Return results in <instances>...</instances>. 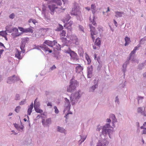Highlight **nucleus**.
<instances>
[{
    "mask_svg": "<svg viewBox=\"0 0 146 146\" xmlns=\"http://www.w3.org/2000/svg\"><path fill=\"white\" fill-rule=\"evenodd\" d=\"M14 99L15 100H19L21 99V96L20 94H16L15 95Z\"/></svg>",
    "mask_w": 146,
    "mask_h": 146,
    "instance_id": "34",
    "label": "nucleus"
},
{
    "mask_svg": "<svg viewBox=\"0 0 146 146\" xmlns=\"http://www.w3.org/2000/svg\"><path fill=\"white\" fill-rule=\"evenodd\" d=\"M114 132L113 128L109 123L106 124L102 128V133L104 136L108 135L110 138H112L111 135Z\"/></svg>",
    "mask_w": 146,
    "mask_h": 146,
    "instance_id": "1",
    "label": "nucleus"
},
{
    "mask_svg": "<svg viewBox=\"0 0 146 146\" xmlns=\"http://www.w3.org/2000/svg\"><path fill=\"white\" fill-rule=\"evenodd\" d=\"M143 99V97L142 96H138V103H139V101L140 100H142Z\"/></svg>",
    "mask_w": 146,
    "mask_h": 146,
    "instance_id": "55",
    "label": "nucleus"
},
{
    "mask_svg": "<svg viewBox=\"0 0 146 146\" xmlns=\"http://www.w3.org/2000/svg\"><path fill=\"white\" fill-rule=\"evenodd\" d=\"M111 117H112V118L113 120V121L116 122L117 121V119L115 118V115L114 114H112Z\"/></svg>",
    "mask_w": 146,
    "mask_h": 146,
    "instance_id": "53",
    "label": "nucleus"
},
{
    "mask_svg": "<svg viewBox=\"0 0 146 146\" xmlns=\"http://www.w3.org/2000/svg\"><path fill=\"white\" fill-rule=\"evenodd\" d=\"M65 100V106L66 107L65 110L69 111L70 109V104L69 100L67 98H64Z\"/></svg>",
    "mask_w": 146,
    "mask_h": 146,
    "instance_id": "14",
    "label": "nucleus"
},
{
    "mask_svg": "<svg viewBox=\"0 0 146 146\" xmlns=\"http://www.w3.org/2000/svg\"><path fill=\"white\" fill-rule=\"evenodd\" d=\"M83 68L80 65H78V66H76V71L77 73H79L80 72L83 70Z\"/></svg>",
    "mask_w": 146,
    "mask_h": 146,
    "instance_id": "21",
    "label": "nucleus"
},
{
    "mask_svg": "<svg viewBox=\"0 0 146 146\" xmlns=\"http://www.w3.org/2000/svg\"><path fill=\"white\" fill-rule=\"evenodd\" d=\"M146 41V37H144L141 38L140 40L139 44H144L145 41Z\"/></svg>",
    "mask_w": 146,
    "mask_h": 146,
    "instance_id": "31",
    "label": "nucleus"
},
{
    "mask_svg": "<svg viewBox=\"0 0 146 146\" xmlns=\"http://www.w3.org/2000/svg\"><path fill=\"white\" fill-rule=\"evenodd\" d=\"M78 82L73 79H71L70 81V85L68 87L67 91L68 92H71L75 90L76 86L78 85Z\"/></svg>",
    "mask_w": 146,
    "mask_h": 146,
    "instance_id": "6",
    "label": "nucleus"
},
{
    "mask_svg": "<svg viewBox=\"0 0 146 146\" xmlns=\"http://www.w3.org/2000/svg\"><path fill=\"white\" fill-rule=\"evenodd\" d=\"M40 47L43 50L45 51V52L48 51V52L50 53H51L52 52V50H50L49 48H48L47 47V46L45 44H43L42 45L40 46Z\"/></svg>",
    "mask_w": 146,
    "mask_h": 146,
    "instance_id": "18",
    "label": "nucleus"
},
{
    "mask_svg": "<svg viewBox=\"0 0 146 146\" xmlns=\"http://www.w3.org/2000/svg\"><path fill=\"white\" fill-rule=\"evenodd\" d=\"M12 36L13 37V38H15L17 36H19L21 35L20 34H16L15 33H12L11 34Z\"/></svg>",
    "mask_w": 146,
    "mask_h": 146,
    "instance_id": "40",
    "label": "nucleus"
},
{
    "mask_svg": "<svg viewBox=\"0 0 146 146\" xmlns=\"http://www.w3.org/2000/svg\"><path fill=\"white\" fill-rule=\"evenodd\" d=\"M42 123L44 126L46 127L48 126V127L49 125L51 123V119L50 118H48L46 120L43 119L42 120Z\"/></svg>",
    "mask_w": 146,
    "mask_h": 146,
    "instance_id": "10",
    "label": "nucleus"
},
{
    "mask_svg": "<svg viewBox=\"0 0 146 146\" xmlns=\"http://www.w3.org/2000/svg\"><path fill=\"white\" fill-rule=\"evenodd\" d=\"M91 9L93 14L94 15L96 10V6L94 4H92L91 5Z\"/></svg>",
    "mask_w": 146,
    "mask_h": 146,
    "instance_id": "24",
    "label": "nucleus"
},
{
    "mask_svg": "<svg viewBox=\"0 0 146 146\" xmlns=\"http://www.w3.org/2000/svg\"><path fill=\"white\" fill-rule=\"evenodd\" d=\"M12 31L13 32H14L16 34H18V29L16 28H14L12 29Z\"/></svg>",
    "mask_w": 146,
    "mask_h": 146,
    "instance_id": "41",
    "label": "nucleus"
},
{
    "mask_svg": "<svg viewBox=\"0 0 146 146\" xmlns=\"http://www.w3.org/2000/svg\"><path fill=\"white\" fill-rule=\"evenodd\" d=\"M38 98H37L34 101V109L37 108H39L40 104L39 101H37Z\"/></svg>",
    "mask_w": 146,
    "mask_h": 146,
    "instance_id": "22",
    "label": "nucleus"
},
{
    "mask_svg": "<svg viewBox=\"0 0 146 146\" xmlns=\"http://www.w3.org/2000/svg\"><path fill=\"white\" fill-rule=\"evenodd\" d=\"M101 129V127L100 126H100H97V129L96 130H97V131H99Z\"/></svg>",
    "mask_w": 146,
    "mask_h": 146,
    "instance_id": "63",
    "label": "nucleus"
},
{
    "mask_svg": "<svg viewBox=\"0 0 146 146\" xmlns=\"http://www.w3.org/2000/svg\"><path fill=\"white\" fill-rule=\"evenodd\" d=\"M141 46V45L140 44H138L137 46L135 47L134 49L136 51L137 50H138L139 48H140Z\"/></svg>",
    "mask_w": 146,
    "mask_h": 146,
    "instance_id": "52",
    "label": "nucleus"
},
{
    "mask_svg": "<svg viewBox=\"0 0 146 146\" xmlns=\"http://www.w3.org/2000/svg\"><path fill=\"white\" fill-rule=\"evenodd\" d=\"M95 45H96L98 46H99L101 44V40L99 38H97L96 40V41L94 43Z\"/></svg>",
    "mask_w": 146,
    "mask_h": 146,
    "instance_id": "25",
    "label": "nucleus"
},
{
    "mask_svg": "<svg viewBox=\"0 0 146 146\" xmlns=\"http://www.w3.org/2000/svg\"><path fill=\"white\" fill-rule=\"evenodd\" d=\"M89 27L90 29L91 35L92 39L94 41L95 37H96V36L98 34L99 32L101 31L102 29L100 28H97L94 27L90 24L89 25Z\"/></svg>",
    "mask_w": 146,
    "mask_h": 146,
    "instance_id": "3",
    "label": "nucleus"
},
{
    "mask_svg": "<svg viewBox=\"0 0 146 146\" xmlns=\"http://www.w3.org/2000/svg\"><path fill=\"white\" fill-rule=\"evenodd\" d=\"M57 43V42L55 40L52 41L48 40H46L44 42V44H46L48 46L52 47L56 44Z\"/></svg>",
    "mask_w": 146,
    "mask_h": 146,
    "instance_id": "11",
    "label": "nucleus"
},
{
    "mask_svg": "<svg viewBox=\"0 0 146 146\" xmlns=\"http://www.w3.org/2000/svg\"><path fill=\"white\" fill-rule=\"evenodd\" d=\"M25 100H26L25 99L19 102V105H22L24 104L25 103Z\"/></svg>",
    "mask_w": 146,
    "mask_h": 146,
    "instance_id": "48",
    "label": "nucleus"
},
{
    "mask_svg": "<svg viewBox=\"0 0 146 146\" xmlns=\"http://www.w3.org/2000/svg\"><path fill=\"white\" fill-rule=\"evenodd\" d=\"M145 65V63H141L138 66V68L139 70H141L143 68L144 66Z\"/></svg>",
    "mask_w": 146,
    "mask_h": 146,
    "instance_id": "35",
    "label": "nucleus"
},
{
    "mask_svg": "<svg viewBox=\"0 0 146 146\" xmlns=\"http://www.w3.org/2000/svg\"><path fill=\"white\" fill-rule=\"evenodd\" d=\"M57 131L61 133H63L64 132L65 130L62 127L58 126L57 127Z\"/></svg>",
    "mask_w": 146,
    "mask_h": 146,
    "instance_id": "28",
    "label": "nucleus"
},
{
    "mask_svg": "<svg viewBox=\"0 0 146 146\" xmlns=\"http://www.w3.org/2000/svg\"><path fill=\"white\" fill-rule=\"evenodd\" d=\"M115 13V16L117 17H122L123 16H125V14L123 12L116 11Z\"/></svg>",
    "mask_w": 146,
    "mask_h": 146,
    "instance_id": "19",
    "label": "nucleus"
},
{
    "mask_svg": "<svg viewBox=\"0 0 146 146\" xmlns=\"http://www.w3.org/2000/svg\"><path fill=\"white\" fill-rule=\"evenodd\" d=\"M63 29V26L59 24L58 27L57 29H56V31H60L62 30Z\"/></svg>",
    "mask_w": 146,
    "mask_h": 146,
    "instance_id": "36",
    "label": "nucleus"
},
{
    "mask_svg": "<svg viewBox=\"0 0 146 146\" xmlns=\"http://www.w3.org/2000/svg\"><path fill=\"white\" fill-rule=\"evenodd\" d=\"M115 101V102H117L118 104H119V99L117 96L116 97Z\"/></svg>",
    "mask_w": 146,
    "mask_h": 146,
    "instance_id": "54",
    "label": "nucleus"
},
{
    "mask_svg": "<svg viewBox=\"0 0 146 146\" xmlns=\"http://www.w3.org/2000/svg\"><path fill=\"white\" fill-rule=\"evenodd\" d=\"M126 81H125L124 83H120L119 85V87H120L123 88L125 86Z\"/></svg>",
    "mask_w": 146,
    "mask_h": 146,
    "instance_id": "44",
    "label": "nucleus"
},
{
    "mask_svg": "<svg viewBox=\"0 0 146 146\" xmlns=\"http://www.w3.org/2000/svg\"><path fill=\"white\" fill-rule=\"evenodd\" d=\"M66 32L64 30H63L62 31V33H61L60 35L61 36H66Z\"/></svg>",
    "mask_w": 146,
    "mask_h": 146,
    "instance_id": "50",
    "label": "nucleus"
},
{
    "mask_svg": "<svg viewBox=\"0 0 146 146\" xmlns=\"http://www.w3.org/2000/svg\"><path fill=\"white\" fill-rule=\"evenodd\" d=\"M137 112L138 113H141L145 116H146V114L145 111V109H143L142 108L138 107L137 109Z\"/></svg>",
    "mask_w": 146,
    "mask_h": 146,
    "instance_id": "17",
    "label": "nucleus"
},
{
    "mask_svg": "<svg viewBox=\"0 0 146 146\" xmlns=\"http://www.w3.org/2000/svg\"><path fill=\"white\" fill-rule=\"evenodd\" d=\"M0 36L5 37L4 31H3L0 32Z\"/></svg>",
    "mask_w": 146,
    "mask_h": 146,
    "instance_id": "56",
    "label": "nucleus"
},
{
    "mask_svg": "<svg viewBox=\"0 0 146 146\" xmlns=\"http://www.w3.org/2000/svg\"><path fill=\"white\" fill-rule=\"evenodd\" d=\"M135 50L133 49V50L131 52L130 54V57L129 60L131 59L132 61H135V60H134L133 59H132V56L133 54H134L135 53Z\"/></svg>",
    "mask_w": 146,
    "mask_h": 146,
    "instance_id": "32",
    "label": "nucleus"
},
{
    "mask_svg": "<svg viewBox=\"0 0 146 146\" xmlns=\"http://www.w3.org/2000/svg\"><path fill=\"white\" fill-rule=\"evenodd\" d=\"M108 143V142L105 139L99 141L96 146H106Z\"/></svg>",
    "mask_w": 146,
    "mask_h": 146,
    "instance_id": "9",
    "label": "nucleus"
},
{
    "mask_svg": "<svg viewBox=\"0 0 146 146\" xmlns=\"http://www.w3.org/2000/svg\"><path fill=\"white\" fill-rule=\"evenodd\" d=\"M70 18V17L69 15H66V18H65V20L66 21H68L69 20Z\"/></svg>",
    "mask_w": 146,
    "mask_h": 146,
    "instance_id": "47",
    "label": "nucleus"
},
{
    "mask_svg": "<svg viewBox=\"0 0 146 146\" xmlns=\"http://www.w3.org/2000/svg\"><path fill=\"white\" fill-rule=\"evenodd\" d=\"M70 40L72 41L73 43L77 45L78 44V39L76 36L75 35L72 36L70 37Z\"/></svg>",
    "mask_w": 146,
    "mask_h": 146,
    "instance_id": "12",
    "label": "nucleus"
},
{
    "mask_svg": "<svg viewBox=\"0 0 146 146\" xmlns=\"http://www.w3.org/2000/svg\"><path fill=\"white\" fill-rule=\"evenodd\" d=\"M66 53L69 54L70 56V59L73 60L76 63H78L79 62V59L78 56L76 53L73 51H72L70 48L66 51Z\"/></svg>",
    "mask_w": 146,
    "mask_h": 146,
    "instance_id": "7",
    "label": "nucleus"
},
{
    "mask_svg": "<svg viewBox=\"0 0 146 146\" xmlns=\"http://www.w3.org/2000/svg\"><path fill=\"white\" fill-rule=\"evenodd\" d=\"M21 108V107L19 106H17L15 110V111L17 113H18L19 111V110Z\"/></svg>",
    "mask_w": 146,
    "mask_h": 146,
    "instance_id": "43",
    "label": "nucleus"
},
{
    "mask_svg": "<svg viewBox=\"0 0 146 146\" xmlns=\"http://www.w3.org/2000/svg\"><path fill=\"white\" fill-rule=\"evenodd\" d=\"M19 28L20 31H22L23 33H25V29H24L23 28H22L21 27H19Z\"/></svg>",
    "mask_w": 146,
    "mask_h": 146,
    "instance_id": "58",
    "label": "nucleus"
},
{
    "mask_svg": "<svg viewBox=\"0 0 146 146\" xmlns=\"http://www.w3.org/2000/svg\"><path fill=\"white\" fill-rule=\"evenodd\" d=\"M56 68V67L54 65H53L52 67L50 68V70H52Z\"/></svg>",
    "mask_w": 146,
    "mask_h": 146,
    "instance_id": "59",
    "label": "nucleus"
},
{
    "mask_svg": "<svg viewBox=\"0 0 146 146\" xmlns=\"http://www.w3.org/2000/svg\"><path fill=\"white\" fill-rule=\"evenodd\" d=\"M80 92L79 90L78 92L72 93L70 97L71 102L72 105L75 104L81 97V95Z\"/></svg>",
    "mask_w": 146,
    "mask_h": 146,
    "instance_id": "4",
    "label": "nucleus"
},
{
    "mask_svg": "<svg viewBox=\"0 0 146 146\" xmlns=\"http://www.w3.org/2000/svg\"><path fill=\"white\" fill-rule=\"evenodd\" d=\"M33 102H32L30 105L29 107V108L27 111L28 114L29 115H30L31 114L32 112V110L33 108Z\"/></svg>",
    "mask_w": 146,
    "mask_h": 146,
    "instance_id": "23",
    "label": "nucleus"
},
{
    "mask_svg": "<svg viewBox=\"0 0 146 146\" xmlns=\"http://www.w3.org/2000/svg\"><path fill=\"white\" fill-rule=\"evenodd\" d=\"M73 24V22L70 21L68 23H66L64 26L65 28H66L67 29L70 30L71 29V26Z\"/></svg>",
    "mask_w": 146,
    "mask_h": 146,
    "instance_id": "20",
    "label": "nucleus"
},
{
    "mask_svg": "<svg viewBox=\"0 0 146 146\" xmlns=\"http://www.w3.org/2000/svg\"><path fill=\"white\" fill-rule=\"evenodd\" d=\"M125 43L124 45L125 46H126L129 44V42H130V38L127 36H126L125 38Z\"/></svg>",
    "mask_w": 146,
    "mask_h": 146,
    "instance_id": "27",
    "label": "nucleus"
},
{
    "mask_svg": "<svg viewBox=\"0 0 146 146\" xmlns=\"http://www.w3.org/2000/svg\"><path fill=\"white\" fill-rule=\"evenodd\" d=\"M35 111L37 113H41L43 112V111L42 110L39 109V108H35Z\"/></svg>",
    "mask_w": 146,
    "mask_h": 146,
    "instance_id": "37",
    "label": "nucleus"
},
{
    "mask_svg": "<svg viewBox=\"0 0 146 146\" xmlns=\"http://www.w3.org/2000/svg\"><path fill=\"white\" fill-rule=\"evenodd\" d=\"M29 38H25V39H23L22 41H25V43H26L27 42L29 41Z\"/></svg>",
    "mask_w": 146,
    "mask_h": 146,
    "instance_id": "57",
    "label": "nucleus"
},
{
    "mask_svg": "<svg viewBox=\"0 0 146 146\" xmlns=\"http://www.w3.org/2000/svg\"><path fill=\"white\" fill-rule=\"evenodd\" d=\"M33 28L32 27H30L29 28L25 29V33H33V30L32 29Z\"/></svg>",
    "mask_w": 146,
    "mask_h": 146,
    "instance_id": "26",
    "label": "nucleus"
},
{
    "mask_svg": "<svg viewBox=\"0 0 146 146\" xmlns=\"http://www.w3.org/2000/svg\"><path fill=\"white\" fill-rule=\"evenodd\" d=\"M14 127L16 128H17V129H18L19 128V127L18 125L17 124H16V123H15V124H14Z\"/></svg>",
    "mask_w": 146,
    "mask_h": 146,
    "instance_id": "60",
    "label": "nucleus"
},
{
    "mask_svg": "<svg viewBox=\"0 0 146 146\" xmlns=\"http://www.w3.org/2000/svg\"><path fill=\"white\" fill-rule=\"evenodd\" d=\"M26 44V43L25 41H22L21 44L20 45V48L21 50H23Z\"/></svg>",
    "mask_w": 146,
    "mask_h": 146,
    "instance_id": "33",
    "label": "nucleus"
},
{
    "mask_svg": "<svg viewBox=\"0 0 146 146\" xmlns=\"http://www.w3.org/2000/svg\"><path fill=\"white\" fill-rule=\"evenodd\" d=\"M143 134H146V128H145L143 131Z\"/></svg>",
    "mask_w": 146,
    "mask_h": 146,
    "instance_id": "64",
    "label": "nucleus"
},
{
    "mask_svg": "<svg viewBox=\"0 0 146 146\" xmlns=\"http://www.w3.org/2000/svg\"><path fill=\"white\" fill-rule=\"evenodd\" d=\"M54 109L55 110V113H56L58 114V113L59 111L57 109L56 106H55L54 107Z\"/></svg>",
    "mask_w": 146,
    "mask_h": 146,
    "instance_id": "45",
    "label": "nucleus"
},
{
    "mask_svg": "<svg viewBox=\"0 0 146 146\" xmlns=\"http://www.w3.org/2000/svg\"><path fill=\"white\" fill-rule=\"evenodd\" d=\"M102 67V65L100 64H99L98 66L97 69L98 70H100Z\"/></svg>",
    "mask_w": 146,
    "mask_h": 146,
    "instance_id": "61",
    "label": "nucleus"
},
{
    "mask_svg": "<svg viewBox=\"0 0 146 146\" xmlns=\"http://www.w3.org/2000/svg\"><path fill=\"white\" fill-rule=\"evenodd\" d=\"M127 64H124L122 66L123 68L122 69V71L125 73V72L126 71V67Z\"/></svg>",
    "mask_w": 146,
    "mask_h": 146,
    "instance_id": "39",
    "label": "nucleus"
},
{
    "mask_svg": "<svg viewBox=\"0 0 146 146\" xmlns=\"http://www.w3.org/2000/svg\"><path fill=\"white\" fill-rule=\"evenodd\" d=\"M92 17L93 19H92L91 18H90V20L91 21V22L93 24V25L95 26H96L97 25V24L96 23V22L94 21L95 17L94 15L93 16V17Z\"/></svg>",
    "mask_w": 146,
    "mask_h": 146,
    "instance_id": "30",
    "label": "nucleus"
},
{
    "mask_svg": "<svg viewBox=\"0 0 146 146\" xmlns=\"http://www.w3.org/2000/svg\"><path fill=\"white\" fill-rule=\"evenodd\" d=\"M62 41L64 42V43H66L67 41V39L66 38H61Z\"/></svg>",
    "mask_w": 146,
    "mask_h": 146,
    "instance_id": "49",
    "label": "nucleus"
},
{
    "mask_svg": "<svg viewBox=\"0 0 146 146\" xmlns=\"http://www.w3.org/2000/svg\"><path fill=\"white\" fill-rule=\"evenodd\" d=\"M94 81L95 82L94 85L89 88V91L90 92H94L95 89L98 87L97 82H96L95 80H94Z\"/></svg>",
    "mask_w": 146,
    "mask_h": 146,
    "instance_id": "16",
    "label": "nucleus"
},
{
    "mask_svg": "<svg viewBox=\"0 0 146 146\" xmlns=\"http://www.w3.org/2000/svg\"><path fill=\"white\" fill-rule=\"evenodd\" d=\"M21 53L20 52L17 50L15 54V56L16 57L19 59H21L22 58L20 56Z\"/></svg>",
    "mask_w": 146,
    "mask_h": 146,
    "instance_id": "29",
    "label": "nucleus"
},
{
    "mask_svg": "<svg viewBox=\"0 0 146 146\" xmlns=\"http://www.w3.org/2000/svg\"><path fill=\"white\" fill-rule=\"evenodd\" d=\"M81 138V141H82V142H83L86 139V136L85 137H84V136H82L81 135H80L79 136Z\"/></svg>",
    "mask_w": 146,
    "mask_h": 146,
    "instance_id": "42",
    "label": "nucleus"
},
{
    "mask_svg": "<svg viewBox=\"0 0 146 146\" xmlns=\"http://www.w3.org/2000/svg\"><path fill=\"white\" fill-rule=\"evenodd\" d=\"M47 7L44 6V5H43L42 8V14L43 16L44 17V19L47 21H48L50 20V17L48 15V11L47 10Z\"/></svg>",
    "mask_w": 146,
    "mask_h": 146,
    "instance_id": "8",
    "label": "nucleus"
},
{
    "mask_svg": "<svg viewBox=\"0 0 146 146\" xmlns=\"http://www.w3.org/2000/svg\"><path fill=\"white\" fill-rule=\"evenodd\" d=\"M93 68L92 66H88L87 68V77L90 78L92 76Z\"/></svg>",
    "mask_w": 146,
    "mask_h": 146,
    "instance_id": "13",
    "label": "nucleus"
},
{
    "mask_svg": "<svg viewBox=\"0 0 146 146\" xmlns=\"http://www.w3.org/2000/svg\"><path fill=\"white\" fill-rule=\"evenodd\" d=\"M86 58L88 62V64H89L91 62V60L90 58H89L88 56H86Z\"/></svg>",
    "mask_w": 146,
    "mask_h": 146,
    "instance_id": "51",
    "label": "nucleus"
},
{
    "mask_svg": "<svg viewBox=\"0 0 146 146\" xmlns=\"http://www.w3.org/2000/svg\"><path fill=\"white\" fill-rule=\"evenodd\" d=\"M50 2H52V3L51 4L49 5L48 7L51 14L53 15L55 11V9L58 8L55 4H56L57 6H61L62 5V3L61 0H53Z\"/></svg>",
    "mask_w": 146,
    "mask_h": 146,
    "instance_id": "2",
    "label": "nucleus"
},
{
    "mask_svg": "<svg viewBox=\"0 0 146 146\" xmlns=\"http://www.w3.org/2000/svg\"><path fill=\"white\" fill-rule=\"evenodd\" d=\"M15 79V75H13L12 76L9 77L8 78L7 82L9 84L14 83L16 81Z\"/></svg>",
    "mask_w": 146,
    "mask_h": 146,
    "instance_id": "15",
    "label": "nucleus"
},
{
    "mask_svg": "<svg viewBox=\"0 0 146 146\" xmlns=\"http://www.w3.org/2000/svg\"><path fill=\"white\" fill-rule=\"evenodd\" d=\"M15 17V15L14 13H12L9 16L10 19H13Z\"/></svg>",
    "mask_w": 146,
    "mask_h": 146,
    "instance_id": "46",
    "label": "nucleus"
},
{
    "mask_svg": "<svg viewBox=\"0 0 146 146\" xmlns=\"http://www.w3.org/2000/svg\"><path fill=\"white\" fill-rule=\"evenodd\" d=\"M31 22H32L35 25V24L36 23H37V22L36 20L32 19H30L28 21V22L30 23Z\"/></svg>",
    "mask_w": 146,
    "mask_h": 146,
    "instance_id": "38",
    "label": "nucleus"
},
{
    "mask_svg": "<svg viewBox=\"0 0 146 146\" xmlns=\"http://www.w3.org/2000/svg\"><path fill=\"white\" fill-rule=\"evenodd\" d=\"M71 14L72 15L79 16L81 15V12L80 11V9L78 3H74Z\"/></svg>",
    "mask_w": 146,
    "mask_h": 146,
    "instance_id": "5",
    "label": "nucleus"
},
{
    "mask_svg": "<svg viewBox=\"0 0 146 146\" xmlns=\"http://www.w3.org/2000/svg\"><path fill=\"white\" fill-rule=\"evenodd\" d=\"M79 28L82 31H83L84 28L81 25H79Z\"/></svg>",
    "mask_w": 146,
    "mask_h": 146,
    "instance_id": "62",
    "label": "nucleus"
}]
</instances>
